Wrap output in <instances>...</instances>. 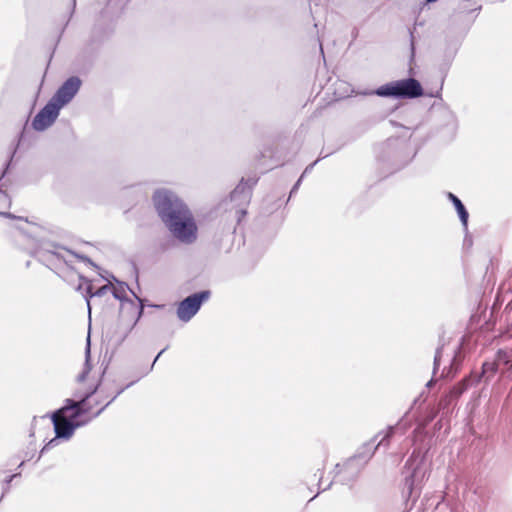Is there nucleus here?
I'll return each mask as SVG.
<instances>
[{"instance_id":"f257e3e1","label":"nucleus","mask_w":512,"mask_h":512,"mask_svg":"<svg viewBox=\"0 0 512 512\" xmlns=\"http://www.w3.org/2000/svg\"><path fill=\"white\" fill-rule=\"evenodd\" d=\"M99 384L94 386L82 395L75 394L79 400L66 399L65 404L54 411L50 417L54 426L55 438L51 439L41 450V454L58 445V439L69 440L77 428L87 425L92 416L83 417L88 414L92 406L89 399L98 391Z\"/></svg>"},{"instance_id":"f03ea898","label":"nucleus","mask_w":512,"mask_h":512,"mask_svg":"<svg viewBox=\"0 0 512 512\" xmlns=\"http://www.w3.org/2000/svg\"><path fill=\"white\" fill-rule=\"evenodd\" d=\"M395 429L396 426H389L383 435L380 432L369 442L365 443L362 451L347 459L343 464H337L335 467V478L337 481L344 485L354 482L375 451L380 447L385 449L389 447L390 438L394 434Z\"/></svg>"},{"instance_id":"7ed1b4c3","label":"nucleus","mask_w":512,"mask_h":512,"mask_svg":"<svg viewBox=\"0 0 512 512\" xmlns=\"http://www.w3.org/2000/svg\"><path fill=\"white\" fill-rule=\"evenodd\" d=\"M427 472L425 453L420 449H414L402 470L404 476L403 493L409 498L418 497Z\"/></svg>"},{"instance_id":"20e7f679","label":"nucleus","mask_w":512,"mask_h":512,"mask_svg":"<svg viewBox=\"0 0 512 512\" xmlns=\"http://www.w3.org/2000/svg\"><path fill=\"white\" fill-rule=\"evenodd\" d=\"M153 203L164 224L189 209L182 199L168 189L156 190L153 195Z\"/></svg>"},{"instance_id":"39448f33","label":"nucleus","mask_w":512,"mask_h":512,"mask_svg":"<svg viewBox=\"0 0 512 512\" xmlns=\"http://www.w3.org/2000/svg\"><path fill=\"white\" fill-rule=\"evenodd\" d=\"M375 95L394 99H415L423 95V88L415 78H406L388 82L378 87Z\"/></svg>"},{"instance_id":"423d86ee","label":"nucleus","mask_w":512,"mask_h":512,"mask_svg":"<svg viewBox=\"0 0 512 512\" xmlns=\"http://www.w3.org/2000/svg\"><path fill=\"white\" fill-rule=\"evenodd\" d=\"M171 235L180 243L193 244L198 237V226L190 209L165 224Z\"/></svg>"},{"instance_id":"0eeeda50","label":"nucleus","mask_w":512,"mask_h":512,"mask_svg":"<svg viewBox=\"0 0 512 512\" xmlns=\"http://www.w3.org/2000/svg\"><path fill=\"white\" fill-rule=\"evenodd\" d=\"M416 154L413 147L400 138H390L380 147L379 158L382 161H391L397 168L406 165Z\"/></svg>"},{"instance_id":"6e6552de","label":"nucleus","mask_w":512,"mask_h":512,"mask_svg":"<svg viewBox=\"0 0 512 512\" xmlns=\"http://www.w3.org/2000/svg\"><path fill=\"white\" fill-rule=\"evenodd\" d=\"M211 296L209 290H203L193 293L183 299L177 307L176 314L179 320L183 322L190 321L200 310L202 304L207 301Z\"/></svg>"},{"instance_id":"1a4fd4ad","label":"nucleus","mask_w":512,"mask_h":512,"mask_svg":"<svg viewBox=\"0 0 512 512\" xmlns=\"http://www.w3.org/2000/svg\"><path fill=\"white\" fill-rule=\"evenodd\" d=\"M61 107L50 99L47 104L36 114L32 121V127L36 131H44L54 124L59 116Z\"/></svg>"},{"instance_id":"9d476101","label":"nucleus","mask_w":512,"mask_h":512,"mask_svg":"<svg viewBox=\"0 0 512 512\" xmlns=\"http://www.w3.org/2000/svg\"><path fill=\"white\" fill-rule=\"evenodd\" d=\"M81 85L82 81L78 76H71L63 82L51 99L62 108L75 97Z\"/></svg>"},{"instance_id":"9b49d317","label":"nucleus","mask_w":512,"mask_h":512,"mask_svg":"<svg viewBox=\"0 0 512 512\" xmlns=\"http://www.w3.org/2000/svg\"><path fill=\"white\" fill-rule=\"evenodd\" d=\"M479 381L480 377L474 376V373L465 377L461 382L453 386L449 394L445 397L446 405H450L453 401H456L469 387L477 384Z\"/></svg>"},{"instance_id":"f8f14e48","label":"nucleus","mask_w":512,"mask_h":512,"mask_svg":"<svg viewBox=\"0 0 512 512\" xmlns=\"http://www.w3.org/2000/svg\"><path fill=\"white\" fill-rule=\"evenodd\" d=\"M79 280H80V283L77 286V290L83 291V295L87 302L88 311L90 313L91 312L90 298L95 297V296L102 297L105 294H107V292L110 291L111 288L107 284V285H103L102 287L98 288L95 292H92V284L90 281H88L83 276H79Z\"/></svg>"},{"instance_id":"ddd939ff","label":"nucleus","mask_w":512,"mask_h":512,"mask_svg":"<svg viewBox=\"0 0 512 512\" xmlns=\"http://www.w3.org/2000/svg\"><path fill=\"white\" fill-rule=\"evenodd\" d=\"M58 249L59 247L55 244L42 242L32 251V254L39 257L41 260H50L52 258L64 260V256Z\"/></svg>"},{"instance_id":"4468645a","label":"nucleus","mask_w":512,"mask_h":512,"mask_svg":"<svg viewBox=\"0 0 512 512\" xmlns=\"http://www.w3.org/2000/svg\"><path fill=\"white\" fill-rule=\"evenodd\" d=\"M255 183L256 181L254 180L244 181V179H242L236 188L231 192V200H240L243 203H247L251 196V188Z\"/></svg>"},{"instance_id":"2eb2a0df","label":"nucleus","mask_w":512,"mask_h":512,"mask_svg":"<svg viewBox=\"0 0 512 512\" xmlns=\"http://www.w3.org/2000/svg\"><path fill=\"white\" fill-rule=\"evenodd\" d=\"M447 198L455 207L463 227L465 229H467L469 213H468L466 207L464 206L462 201L455 194H453L451 192L447 193Z\"/></svg>"},{"instance_id":"dca6fc26","label":"nucleus","mask_w":512,"mask_h":512,"mask_svg":"<svg viewBox=\"0 0 512 512\" xmlns=\"http://www.w3.org/2000/svg\"><path fill=\"white\" fill-rule=\"evenodd\" d=\"M89 360H90V338L88 337L86 351H85V364H84L83 371L77 376L78 382H84L87 375L89 374V372L91 370V365L89 363Z\"/></svg>"},{"instance_id":"f3484780","label":"nucleus","mask_w":512,"mask_h":512,"mask_svg":"<svg viewBox=\"0 0 512 512\" xmlns=\"http://www.w3.org/2000/svg\"><path fill=\"white\" fill-rule=\"evenodd\" d=\"M136 382H137V380L132 381L125 386H121V387L117 388L114 392V395L111 397V399L102 408H100L96 413H94V417H98L105 410V408L107 406H109L120 394H122L127 388H129Z\"/></svg>"},{"instance_id":"a211bd4d","label":"nucleus","mask_w":512,"mask_h":512,"mask_svg":"<svg viewBox=\"0 0 512 512\" xmlns=\"http://www.w3.org/2000/svg\"><path fill=\"white\" fill-rule=\"evenodd\" d=\"M10 205H11V199H10L9 195L5 191L0 190V209L5 208V207H10ZM0 215H3L8 218H15L14 215H12L10 213H4L1 211H0Z\"/></svg>"},{"instance_id":"6ab92c4d","label":"nucleus","mask_w":512,"mask_h":512,"mask_svg":"<svg viewBox=\"0 0 512 512\" xmlns=\"http://www.w3.org/2000/svg\"><path fill=\"white\" fill-rule=\"evenodd\" d=\"M114 383L112 384H105L99 391V400L96 401V404L101 403L104 399L108 397H112L114 395Z\"/></svg>"},{"instance_id":"aec40b11","label":"nucleus","mask_w":512,"mask_h":512,"mask_svg":"<svg viewBox=\"0 0 512 512\" xmlns=\"http://www.w3.org/2000/svg\"><path fill=\"white\" fill-rule=\"evenodd\" d=\"M494 372H495V363L485 362L482 365V373L481 374L474 373V376H479L481 378V377H486V375H488L487 376V378H488L490 375H493Z\"/></svg>"},{"instance_id":"412c9836","label":"nucleus","mask_w":512,"mask_h":512,"mask_svg":"<svg viewBox=\"0 0 512 512\" xmlns=\"http://www.w3.org/2000/svg\"><path fill=\"white\" fill-rule=\"evenodd\" d=\"M443 351H444V345H441L440 347H438L436 349L435 356H434V363H433V375L436 374V371L438 370V368L440 366Z\"/></svg>"},{"instance_id":"4be33fe9","label":"nucleus","mask_w":512,"mask_h":512,"mask_svg":"<svg viewBox=\"0 0 512 512\" xmlns=\"http://www.w3.org/2000/svg\"><path fill=\"white\" fill-rule=\"evenodd\" d=\"M125 287H127V284L120 283L119 288H113V290H112L113 296L116 299L123 301L125 299Z\"/></svg>"},{"instance_id":"5701e85b","label":"nucleus","mask_w":512,"mask_h":512,"mask_svg":"<svg viewBox=\"0 0 512 512\" xmlns=\"http://www.w3.org/2000/svg\"><path fill=\"white\" fill-rule=\"evenodd\" d=\"M458 349H459V347L453 348V350H452L453 357H452V359L450 360L449 370H448V371H447V373H446V372H445V371H446V368H444V370H443V372H442V375H445V374H446V375L448 376V375H449V373H450V371H451L452 369H454V365H455V363H456V358H457L456 353H457V350H458Z\"/></svg>"},{"instance_id":"b1692460","label":"nucleus","mask_w":512,"mask_h":512,"mask_svg":"<svg viewBox=\"0 0 512 512\" xmlns=\"http://www.w3.org/2000/svg\"><path fill=\"white\" fill-rule=\"evenodd\" d=\"M497 361L498 362H503L506 365L512 366V364H510L511 360L509 359V357L507 356V352H505V351L500 350L498 352Z\"/></svg>"},{"instance_id":"393cba45","label":"nucleus","mask_w":512,"mask_h":512,"mask_svg":"<svg viewBox=\"0 0 512 512\" xmlns=\"http://www.w3.org/2000/svg\"><path fill=\"white\" fill-rule=\"evenodd\" d=\"M35 451H36L35 445H33V447L29 451H26L24 453L23 460L19 464V467H22L26 460L32 459L33 456H34Z\"/></svg>"},{"instance_id":"a878e982","label":"nucleus","mask_w":512,"mask_h":512,"mask_svg":"<svg viewBox=\"0 0 512 512\" xmlns=\"http://www.w3.org/2000/svg\"><path fill=\"white\" fill-rule=\"evenodd\" d=\"M22 136H23V132H21V134H20V136H19V140H18V142H20V141H21ZM18 146H19V143H17V144H16V146H15V148L13 149V151H12V153H11V156H10V159H9V161H8L7 165H6V169H8V167H9V165H10V163H11V161H12V159H13V157H14L15 153H16V150H17Z\"/></svg>"},{"instance_id":"bb28decb","label":"nucleus","mask_w":512,"mask_h":512,"mask_svg":"<svg viewBox=\"0 0 512 512\" xmlns=\"http://www.w3.org/2000/svg\"><path fill=\"white\" fill-rule=\"evenodd\" d=\"M319 160H320V158H318L317 160H315L313 163L309 164V165L305 168V170H304V172L302 173V175H301V176L304 178V176H305L307 173L311 172V171H312V169H313V168H314V166L318 163V161H319Z\"/></svg>"},{"instance_id":"cd10ccee","label":"nucleus","mask_w":512,"mask_h":512,"mask_svg":"<svg viewBox=\"0 0 512 512\" xmlns=\"http://www.w3.org/2000/svg\"><path fill=\"white\" fill-rule=\"evenodd\" d=\"M302 179L303 177L300 176V178L297 180V182L294 184V186L292 187L291 191H290V196H292L299 188L301 182H302Z\"/></svg>"},{"instance_id":"c85d7f7f","label":"nucleus","mask_w":512,"mask_h":512,"mask_svg":"<svg viewBox=\"0 0 512 512\" xmlns=\"http://www.w3.org/2000/svg\"><path fill=\"white\" fill-rule=\"evenodd\" d=\"M73 255L76 256L77 258H79L80 260H82L83 262H86V263H89L90 265L95 266V264L87 256L78 255L76 253H73Z\"/></svg>"},{"instance_id":"c756f323","label":"nucleus","mask_w":512,"mask_h":512,"mask_svg":"<svg viewBox=\"0 0 512 512\" xmlns=\"http://www.w3.org/2000/svg\"><path fill=\"white\" fill-rule=\"evenodd\" d=\"M135 297H136V299H137V300L139 301V303H140L139 312H138V317H137V320H138V319L142 316V314H143L144 306H143V300H142L141 298L137 297L136 295H135Z\"/></svg>"},{"instance_id":"7c9ffc66","label":"nucleus","mask_w":512,"mask_h":512,"mask_svg":"<svg viewBox=\"0 0 512 512\" xmlns=\"http://www.w3.org/2000/svg\"><path fill=\"white\" fill-rule=\"evenodd\" d=\"M165 350H166V348L162 349V350L157 354V356L155 357V359H154L153 363H152V364H151V366H150V370H152V369H153V367H154V365H155L156 361H157V360H158V358L163 354V352H164Z\"/></svg>"},{"instance_id":"2f4dec72","label":"nucleus","mask_w":512,"mask_h":512,"mask_svg":"<svg viewBox=\"0 0 512 512\" xmlns=\"http://www.w3.org/2000/svg\"><path fill=\"white\" fill-rule=\"evenodd\" d=\"M434 384V379L432 378L431 380H429L426 384L427 387H431L432 385Z\"/></svg>"},{"instance_id":"473e14b6","label":"nucleus","mask_w":512,"mask_h":512,"mask_svg":"<svg viewBox=\"0 0 512 512\" xmlns=\"http://www.w3.org/2000/svg\"><path fill=\"white\" fill-rule=\"evenodd\" d=\"M411 50H412V55L414 54V43H413V40L411 41Z\"/></svg>"},{"instance_id":"72a5a7b5","label":"nucleus","mask_w":512,"mask_h":512,"mask_svg":"<svg viewBox=\"0 0 512 512\" xmlns=\"http://www.w3.org/2000/svg\"><path fill=\"white\" fill-rule=\"evenodd\" d=\"M329 487H330V484H329L327 487H324V488L322 489V491L327 490Z\"/></svg>"},{"instance_id":"f704fd0d","label":"nucleus","mask_w":512,"mask_h":512,"mask_svg":"<svg viewBox=\"0 0 512 512\" xmlns=\"http://www.w3.org/2000/svg\"><path fill=\"white\" fill-rule=\"evenodd\" d=\"M76 5V0H73V8L75 7Z\"/></svg>"}]
</instances>
